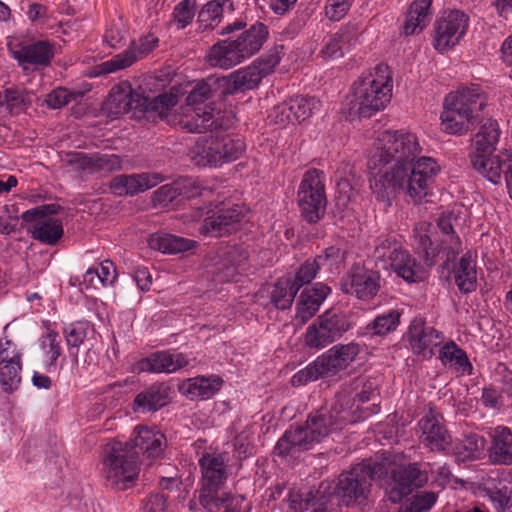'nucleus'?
Returning a JSON list of instances; mask_svg holds the SVG:
<instances>
[{"instance_id":"f257e3e1","label":"nucleus","mask_w":512,"mask_h":512,"mask_svg":"<svg viewBox=\"0 0 512 512\" xmlns=\"http://www.w3.org/2000/svg\"><path fill=\"white\" fill-rule=\"evenodd\" d=\"M415 134L405 130L384 131L378 138L368 167L371 173L370 187L377 199L390 204V198L402 190L414 201L426 197L440 166L432 157H420Z\"/></svg>"},{"instance_id":"f03ea898","label":"nucleus","mask_w":512,"mask_h":512,"mask_svg":"<svg viewBox=\"0 0 512 512\" xmlns=\"http://www.w3.org/2000/svg\"><path fill=\"white\" fill-rule=\"evenodd\" d=\"M391 454L385 452L381 461L364 460L338 478L334 493L346 506L363 503L369 493L371 481L391 471L389 499L393 503L408 496L413 488L422 487L428 481V474L418 464L391 467Z\"/></svg>"},{"instance_id":"7ed1b4c3","label":"nucleus","mask_w":512,"mask_h":512,"mask_svg":"<svg viewBox=\"0 0 512 512\" xmlns=\"http://www.w3.org/2000/svg\"><path fill=\"white\" fill-rule=\"evenodd\" d=\"M393 77L390 66H373L352 85L345 107L350 117H371L390 103Z\"/></svg>"},{"instance_id":"20e7f679","label":"nucleus","mask_w":512,"mask_h":512,"mask_svg":"<svg viewBox=\"0 0 512 512\" xmlns=\"http://www.w3.org/2000/svg\"><path fill=\"white\" fill-rule=\"evenodd\" d=\"M212 95L207 82L197 83L186 97V106L181 107L178 123L191 133L226 130L234 123L231 111L223 109L222 102L206 103Z\"/></svg>"},{"instance_id":"39448f33","label":"nucleus","mask_w":512,"mask_h":512,"mask_svg":"<svg viewBox=\"0 0 512 512\" xmlns=\"http://www.w3.org/2000/svg\"><path fill=\"white\" fill-rule=\"evenodd\" d=\"M349 422L350 414L345 409H338L335 406L331 411L319 410L308 417L305 426L287 430L277 442L275 450L279 455H286L295 448L308 450L330 433L341 430Z\"/></svg>"},{"instance_id":"423d86ee","label":"nucleus","mask_w":512,"mask_h":512,"mask_svg":"<svg viewBox=\"0 0 512 512\" xmlns=\"http://www.w3.org/2000/svg\"><path fill=\"white\" fill-rule=\"evenodd\" d=\"M140 471L138 451L130 443L114 440L106 444L101 475L109 487L125 490L138 478Z\"/></svg>"},{"instance_id":"0eeeda50","label":"nucleus","mask_w":512,"mask_h":512,"mask_svg":"<svg viewBox=\"0 0 512 512\" xmlns=\"http://www.w3.org/2000/svg\"><path fill=\"white\" fill-rule=\"evenodd\" d=\"M227 461L225 454L217 452H206L198 460L202 474L199 503L207 512H216L231 498L230 493L222 491L228 478Z\"/></svg>"},{"instance_id":"6e6552de","label":"nucleus","mask_w":512,"mask_h":512,"mask_svg":"<svg viewBox=\"0 0 512 512\" xmlns=\"http://www.w3.org/2000/svg\"><path fill=\"white\" fill-rule=\"evenodd\" d=\"M359 352L360 348L356 343L335 345L296 372L291 378V383L293 386H301L319 378L335 376L348 368Z\"/></svg>"},{"instance_id":"1a4fd4ad","label":"nucleus","mask_w":512,"mask_h":512,"mask_svg":"<svg viewBox=\"0 0 512 512\" xmlns=\"http://www.w3.org/2000/svg\"><path fill=\"white\" fill-rule=\"evenodd\" d=\"M267 36V27L257 22L243 32L237 40L214 44L207 54V59L210 62L238 64L257 53Z\"/></svg>"},{"instance_id":"9d476101","label":"nucleus","mask_w":512,"mask_h":512,"mask_svg":"<svg viewBox=\"0 0 512 512\" xmlns=\"http://www.w3.org/2000/svg\"><path fill=\"white\" fill-rule=\"evenodd\" d=\"M297 200L301 214L308 222L316 223L323 217L327 203L323 172L309 169L304 173Z\"/></svg>"},{"instance_id":"9b49d317","label":"nucleus","mask_w":512,"mask_h":512,"mask_svg":"<svg viewBox=\"0 0 512 512\" xmlns=\"http://www.w3.org/2000/svg\"><path fill=\"white\" fill-rule=\"evenodd\" d=\"M350 328L346 315L339 309H329L308 326L304 340L312 349H322L336 341Z\"/></svg>"},{"instance_id":"f8f14e48","label":"nucleus","mask_w":512,"mask_h":512,"mask_svg":"<svg viewBox=\"0 0 512 512\" xmlns=\"http://www.w3.org/2000/svg\"><path fill=\"white\" fill-rule=\"evenodd\" d=\"M55 204L41 205L25 211L22 219L30 224L28 231L32 238L46 245H55L63 235L61 222L52 217L57 213Z\"/></svg>"},{"instance_id":"ddd939ff","label":"nucleus","mask_w":512,"mask_h":512,"mask_svg":"<svg viewBox=\"0 0 512 512\" xmlns=\"http://www.w3.org/2000/svg\"><path fill=\"white\" fill-rule=\"evenodd\" d=\"M469 26V17L460 10H446L436 20L433 47L440 53L453 49L460 43Z\"/></svg>"},{"instance_id":"4468645a","label":"nucleus","mask_w":512,"mask_h":512,"mask_svg":"<svg viewBox=\"0 0 512 512\" xmlns=\"http://www.w3.org/2000/svg\"><path fill=\"white\" fill-rule=\"evenodd\" d=\"M473 169L494 185L502 182L504 176L512 199V149H503L499 154H470Z\"/></svg>"},{"instance_id":"2eb2a0df","label":"nucleus","mask_w":512,"mask_h":512,"mask_svg":"<svg viewBox=\"0 0 512 512\" xmlns=\"http://www.w3.org/2000/svg\"><path fill=\"white\" fill-rule=\"evenodd\" d=\"M249 209L241 204L221 208L204 219L200 233L205 236L220 237L237 231L246 221Z\"/></svg>"},{"instance_id":"dca6fc26","label":"nucleus","mask_w":512,"mask_h":512,"mask_svg":"<svg viewBox=\"0 0 512 512\" xmlns=\"http://www.w3.org/2000/svg\"><path fill=\"white\" fill-rule=\"evenodd\" d=\"M22 352L10 340L0 344V385L4 392L16 391L21 383Z\"/></svg>"},{"instance_id":"f3484780","label":"nucleus","mask_w":512,"mask_h":512,"mask_svg":"<svg viewBox=\"0 0 512 512\" xmlns=\"http://www.w3.org/2000/svg\"><path fill=\"white\" fill-rule=\"evenodd\" d=\"M190 364L188 355L176 350H163L151 353L140 359L133 365V371L137 373H166L172 374L187 367Z\"/></svg>"},{"instance_id":"a211bd4d","label":"nucleus","mask_w":512,"mask_h":512,"mask_svg":"<svg viewBox=\"0 0 512 512\" xmlns=\"http://www.w3.org/2000/svg\"><path fill=\"white\" fill-rule=\"evenodd\" d=\"M418 426L421 432L419 436L421 443L431 451H444L450 447L451 435L442 424L441 415L433 408H430L419 420Z\"/></svg>"},{"instance_id":"6ab92c4d","label":"nucleus","mask_w":512,"mask_h":512,"mask_svg":"<svg viewBox=\"0 0 512 512\" xmlns=\"http://www.w3.org/2000/svg\"><path fill=\"white\" fill-rule=\"evenodd\" d=\"M164 181V176L156 172L122 174L112 178L109 189L116 196H134L154 188Z\"/></svg>"},{"instance_id":"aec40b11","label":"nucleus","mask_w":512,"mask_h":512,"mask_svg":"<svg viewBox=\"0 0 512 512\" xmlns=\"http://www.w3.org/2000/svg\"><path fill=\"white\" fill-rule=\"evenodd\" d=\"M319 105V101L314 97H291L274 108V121L280 126L304 121L318 110Z\"/></svg>"},{"instance_id":"412c9836","label":"nucleus","mask_w":512,"mask_h":512,"mask_svg":"<svg viewBox=\"0 0 512 512\" xmlns=\"http://www.w3.org/2000/svg\"><path fill=\"white\" fill-rule=\"evenodd\" d=\"M379 288L378 273L359 266L353 267L341 280V289L344 293L355 294L362 300L374 297Z\"/></svg>"},{"instance_id":"4be33fe9","label":"nucleus","mask_w":512,"mask_h":512,"mask_svg":"<svg viewBox=\"0 0 512 512\" xmlns=\"http://www.w3.org/2000/svg\"><path fill=\"white\" fill-rule=\"evenodd\" d=\"M216 279L219 282L236 281L248 268V253L243 246H227L221 250L217 262Z\"/></svg>"},{"instance_id":"5701e85b","label":"nucleus","mask_w":512,"mask_h":512,"mask_svg":"<svg viewBox=\"0 0 512 512\" xmlns=\"http://www.w3.org/2000/svg\"><path fill=\"white\" fill-rule=\"evenodd\" d=\"M7 45L14 59L20 63L49 64L54 56V47L48 41L27 43L19 37H11Z\"/></svg>"},{"instance_id":"b1692460","label":"nucleus","mask_w":512,"mask_h":512,"mask_svg":"<svg viewBox=\"0 0 512 512\" xmlns=\"http://www.w3.org/2000/svg\"><path fill=\"white\" fill-rule=\"evenodd\" d=\"M128 443H130L132 450L138 451V455L141 453L146 455L147 458L157 459L163 453L166 438L161 431L155 428L138 426Z\"/></svg>"},{"instance_id":"393cba45","label":"nucleus","mask_w":512,"mask_h":512,"mask_svg":"<svg viewBox=\"0 0 512 512\" xmlns=\"http://www.w3.org/2000/svg\"><path fill=\"white\" fill-rule=\"evenodd\" d=\"M330 292L331 289L322 283H317L314 287L303 290L296 304L294 317L296 324L302 326L307 323L318 312Z\"/></svg>"},{"instance_id":"a878e982","label":"nucleus","mask_w":512,"mask_h":512,"mask_svg":"<svg viewBox=\"0 0 512 512\" xmlns=\"http://www.w3.org/2000/svg\"><path fill=\"white\" fill-rule=\"evenodd\" d=\"M443 104L449 107L450 104L455 105V109L478 117V112L485 105V97L478 85L463 86L448 93Z\"/></svg>"},{"instance_id":"bb28decb","label":"nucleus","mask_w":512,"mask_h":512,"mask_svg":"<svg viewBox=\"0 0 512 512\" xmlns=\"http://www.w3.org/2000/svg\"><path fill=\"white\" fill-rule=\"evenodd\" d=\"M170 388L163 383H154L138 393L133 402L132 410L136 413L157 411L169 401Z\"/></svg>"},{"instance_id":"cd10ccee","label":"nucleus","mask_w":512,"mask_h":512,"mask_svg":"<svg viewBox=\"0 0 512 512\" xmlns=\"http://www.w3.org/2000/svg\"><path fill=\"white\" fill-rule=\"evenodd\" d=\"M409 333L412 350L424 357L431 356L433 349L444 340V336L441 332L423 324L412 325Z\"/></svg>"},{"instance_id":"c85d7f7f","label":"nucleus","mask_w":512,"mask_h":512,"mask_svg":"<svg viewBox=\"0 0 512 512\" xmlns=\"http://www.w3.org/2000/svg\"><path fill=\"white\" fill-rule=\"evenodd\" d=\"M435 233V227L428 222L418 223L414 229V241L416 248L421 250L425 256L426 265L431 267L437 261H441V255L439 252L443 250L441 240L437 241L434 245L433 236Z\"/></svg>"},{"instance_id":"c756f323","label":"nucleus","mask_w":512,"mask_h":512,"mask_svg":"<svg viewBox=\"0 0 512 512\" xmlns=\"http://www.w3.org/2000/svg\"><path fill=\"white\" fill-rule=\"evenodd\" d=\"M222 386V379L219 376H197L184 381L180 392L191 400H205L215 395Z\"/></svg>"},{"instance_id":"7c9ffc66","label":"nucleus","mask_w":512,"mask_h":512,"mask_svg":"<svg viewBox=\"0 0 512 512\" xmlns=\"http://www.w3.org/2000/svg\"><path fill=\"white\" fill-rule=\"evenodd\" d=\"M403 248L401 242L396 236H382L376 241L373 257L378 268L391 269L396 262L403 257Z\"/></svg>"},{"instance_id":"2f4dec72","label":"nucleus","mask_w":512,"mask_h":512,"mask_svg":"<svg viewBox=\"0 0 512 512\" xmlns=\"http://www.w3.org/2000/svg\"><path fill=\"white\" fill-rule=\"evenodd\" d=\"M441 129L446 134L450 135H464L474 126L477 122V116H471L464 110L461 112L457 109L443 104V110L440 115Z\"/></svg>"},{"instance_id":"473e14b6","label":"nucleus","mask_w":512,"mask_h":512,"mask_svg":"<svg viewBox=\"0 0 512 512\" xmlns=\"http://www.w3.org/2000/svg\"><path fill=\"white\" fill-rule=\"evenodd\" d=\"M180 95L181 89L174 86L170 89L169 93L160 94L154 98L143 95L136 107L140 110L155 112L161 118H168L171 112L175 110Z\"/></svg>"},{"instance_id":"72a5a7b5","label":"nucleus","mask_w":512,"mask_h":512,"mask_svg":"<svg viewBox=\"0 0 512 512\" xmlns=\"http://www.w3.org/2000/svg\"><path fill=\"white\" fill-rule=\"evenodd\" d=\"M443 250L440 253L444 266H448L461 251V241L452 226V215L443 214L438 220Z\"/></svg>"},{"instance_id":"f704fd0d","label":"nucleus","mask_w":512,"mask_h":512,"mask_svg":"<svg viewBox=\"0 0 512 512\" xmlns=\"http://www.w3.org/2000/svg\"><path fill=\"white\" fill-rule=\"evenodd\" d=\"M158 45V38L153 34H147L131 42L128 49L121 55H117L115 60H110L104 64H133L142 61Z\"/></svg>"},{"instance_id":"c9c22d12","label":"nucleus","mask_w":512,"mask_h":512,"mask_svg":"<svg viewBox=\"0 0 512 512\" xmlns=\"http://www.w3.org/2000/svg\"><path fill=\"white\" fill-rule=\"evenodd\" d=\"M432 0H415L406 16L403 30L406 35L420 33L430 22Z\"/></svg>"},{"instance_id":"e433bc0d","label":"nucleus","mask_w":512,"mask_h":512,"mask_svg":"<svg viewBox=\"0 0 512 512\" xmlns=\"http://www.w3.org/2000/svg\"><path fill=\"white\" fill-rule=\"evenodd\" d=\"M133 94L128 89H122L120 87H114L110 91L106 100L102 105L104 114L111 118H117L129 112L133 107L135 100ZM136 101V104H138ZM137 105H135L136 107Z\"/></svg>"},{"instance_id":"4c0bfd02","label":"nucleus","mask_w":512,"mask_h":512,"mask_svg":"<svg viewBox=\"0 0 512 512\" xmlns=\"http://www.w3.org/2000/svg\"><path fill=\"white\" fill-rule=\"evenodd\" d=\"M274 66H244L231 75L235 90L254 89L261 82L262 78L273 73Z\"/></svg>"},{"instance_id":"58836bf2","label":"nucleus","mask_w":512,"mask_h":512,"mask_svg":"<svg viewBox=\"0 0 512 512\" xmlns=\"http://www.w3.org/2000/svg\"><path fill=\"white\" fill-rule=\"evenodd\" d=\"M189 155L197 166H221V156L216 150L214 136L199 138L191 148Z\"/></svg>"},{"instance_id":"ea45409f","label":"nucleus","mask_w":512,"mask_h":512,"mask_svg":"<svg viewBox=\"0 0 512 512\" xmlns=\"http://www.w3.org/2000/svg\"><path fill=\"white\" fill-rule=\"evenodd\" d=\"M501 131L495 120L486 121L476 133L471 154H493L499 142Z\"/></svg>"},{"instance_id":"a19ab883","label":"nucleus","mask_w":512,"mask_h":512,"mask_svg":"<svg viewBox=\"0 0 512 512\" xmlns=\"http://www.w3.org/2000/svg\"><path fill=\"white\" fill-rule=\"evenodd\" d=\"M491 457L500 464L512 465V432L507 427H496L491 446Z\"/></svg>"},{"instance_id":"79ce46f5","label":"nucleus","mask_w":512,"mask_h":512,"mask_svg":"<svg viewBox=\"0 0 512 512\" xmlns=\"http://www.w3.org/2000/svg\"><path fill=\"white\" fill-rule=\"evenodd\" d=\"M151 248L168 254L188 251L195 246V241L171 234H155L151 237Z\"/></svg>"},{"instance_id":"37998d69","label":"nucleus","mask_w":512,"mask_h":512,"mask_svg":"<svg viewBox=\"0 0 512 512\" xmlns=\"http://www.w3.org/2000/svg\"><path fill=\"white\" fill-rule=\"evenodd\" d=\"M225 8L233 10L232 0H212L207 2L198 14V22L204 30L213 29L222 19Z\"/></svg>"},{"instance_id":"c03bdc74","label":"nucleus","mask_w":512,"mask_h":512,"mask_svg":"<svg viewBox=\"0 0 512 512\" xmlns=\"http://www.w3.org/2000/svg\"><path fill=\"white\" fill-rule=\"evenodd\" d=\"M455 283L463 293H470L477 287V272L475 261L471 255H464L455 269Z\"/></svg>"},{"instance_id":"a18cd8bd","label":"nucleus","mask_w":512,"mask_h":512,"mask_svg":"<svg viewBox=\"0 0 512 512\" xmlns=\"http://www.w3.org/2000/svg\"><path fill=\"white\" fill-rule=\"evenodd\" d=\"M402 256L391 269L408 283L423 281L426 277L423 265L418 263L406 250Z\"/></svg>"},{"instance_id":"49530a36","label":"nucleus","mask_w":512,"mask_h":512,"mask_svg":"<svg viewBox=\"0 0 512 512\" xmlns=\"http://www.w3.org/2000/svg\"><path fill=\"white\" fill-rule=\"evenodd\" d=\"M40 346L46 360L47 371H55L56 362L62 353L59 333L48 327L46 333L41 336Z\"/></svg>"},{"instance_id":"de8ad7c7","label":"nucleus","mask_w":512,"mask_h":512,"mask_svg":"<svg viewBox=\"0 0 512 512\" xmlns=\"http://www.w3.org/2000/svg\"><path fill=\"white\" fill-rule=\"evenodd\" d=\"M216 150L221 156V165L238 159L245 150V144L240 137L229 134L214 136Z\"/></svg>"},{"instance_id":"09e8293b","label":"nucleus","mask_w":512,"mask_h":512,"mask_svg":"<svg viewBox=\"0 0 512 512\" xmlns=\"http://www.w3.org/2000/svg\"><path fill=\"white\" fill-rule=\"evenodd\" d=\"M439 358L444 365H452L463 373L471 374L472 365L466 353L453 341H449L440 349Z\"/></svg>"},{"instance_id":"8fccbe9b","label":"nucleus","mask_w":512,"mask_h":512,"mask_svg":"<svg viewBox=\"0 0 512 512\" xmlns=\"http://www.w3.org/2000/svg\"><path fill=\"white\" fill-rule=\"evenodd\" d=\"M298 287L292 281V277L280 278L271 292V301L278 309L289 308L298 292Z\"/></svg>"},{"instance_id":"3c124183","label":"nucleus","mask_w":512,"mask_h":512,"mask_svg":"<svg viewBox=\"0 0 512 512\" xmlns=\"http://www.w3.org/2000/svg\"><path fill=\"white\" fill-rule=\"evenodd\" d=\"M80 161L84 168L91 171H105L112 172L120 170L122 167V160L115 154H101L96 153L91 156L80 155Z\"/></svg>"},{"instance_id":"603ef678","label":"nucleus","mask_w":512,"mask_h":512,"mask_svg":"<svg viewBox=\"0 0 512 512\" xmlns=\"http://www.w3.org/2000/svg\"><path fill=\"white\" fill-rule=\"evenodd\" d=\"M90 331H92L91 325L82 321L71 323L64 328L66 344L75 358H77V351L73 352L72 350L78 349L83 344Z\"/></svg>"},{"instance_id":"864d4df0","label":"nucleus","mask_w":512,"mask_h":512,"mask_svg":"<svg viewBox=\"0 0 512 512\" xmlns=\"http://www.w3.org/2000/svg\"><path fill=\"white\" fill-rule=\"evenodd\" d=\"M400 322V313L397 310H390L387 313L377 316L368 326L375 335H386L394 331Z\"/></svg>"},{"instance_id":"5fc2aeb1","label":"nucleus","mask_w":512,"mask_h":512,"mask_svg":"<svg viewBox=\"0 0 512 512\" xmlns=\"http://www.w3.org/2000/svg\"><path fill=\"white\" fill-rule=\"evenodd\" d=\"M195 12V0H182L174 8L173 23L178 29H184L192 22Z\"/></svg>"},{"instance_id":"6e6d98bb","label":"nucleus","mask_w":512,"mask_h":512,"mask_svg":"<svg viewBox=\"0 0 512 512\" xmlns=\"http://www.w3.org/2000/svg\"><path fill=\"white\" fill-rule=\"evenodd\" d=\"M176 185L178 186L179 194L188 198L208 196L212 193V189L209 186L196 178L181 179L176 183Z\"/></svg>"},{"instance_id":"4d7b16f0","label":"nucleus","mask_w":512,"mask_h":512,"mask_svg":"<svg viewBox=\"0 0 512 512\" xmlns=\"http://www.w3.org/2000/svg\"><path fill=\"white\" fill-rule=\"evenodd\" d=\"M82 97L81 92H71L66 88H56L50 92L45 99L48 107L52 109H59L71 101H77Z\"/></svg>"},{"instance_id":"13d9d810","label":"nucleus","mask_w":512,"mask_h":512,"mask_svg":"<svg viewBox=\"0 0 512 512\" xmlns=\"http://www.w3.org/2000/svg\"><path fill=\"white\" fill-rule=\"evenodd\" d=\"M319 270L317 262L314 259H308L299 267L292 281L300 289L303 285L309 284Z\"/></svg>"},{"instance_id":"bf43d9fd","label":"nucleus","mask_w":512,"mask_h":512,"mask_svg":"<svg viewBox=\"0 0 512 512\" xmlns=\"http://www.w3.org/2000/svg\"><path fill=\"white\" fill-rule=\"evenodd\" d=\"M345 258V252L335 246H330L324 250V252L318 255L314 260L321 268H327L332 270L334 266L340 264Z\"/></svg>"},{"instance_id":"052dcab7","label":"nucleus","mask_w":512,"mask_h":512,"mask_svg":"<svg viewBox=\"0 0 512 512\" xmlns=\"http://www.w3.org/2000/svg\"><path fill=\"white\" fill-rule=\"evenodd\" d=\"M350 7L351 0H327L325 13L330 20L339 21L347 14Z\"/></svg>"},{"instance_id":"680f3d73","label":"nucleus","mask_w":512,"mask_h":512,"mask_svg":"<svg viewBox=\"0 0 512 512\" xmlns=\"http://www.w3.org/2000/svg\"><path fill=\"white\" fill-rule=\"evenodd\" d=\"M463 449H459V453L463 454L465 458H477L484 450L485 440L477 435H470L463 441Z\"/></svg>"},{"instance_id":"e2e57ef3","label":"nucleus","mask_w":512,"mask_h":512,"mask_svg":"<svg viewBox=\"0 0 512 512\" xmlns=\"http://www.w3.org/2000/svg\"><path fill=\"white\" fill-rule=\"evenodd\" d=\"M437 500V495L434 492L423 491L413 497L411 503V512H422L432 508Z\"/></svg>"},{"instance_id":"0e129e2a","label":"nucleus","mask_w":512,"mask_h":512,"mask_svg":"<svg viewBox=\"0 0 512 512\" xmlns=\"http://www.w3.org/2000/svg\"><path fill=\"white\" fill-rule=\"evenodd\" d=\"M342 36L335 34L331 36L321 51L322 57L325 61H335L343 56V50L340 46Z\"/></svg>"},{"instance_id":"69168bd1","label":"nucleus","mask_w":512,"mask_h":512,"mask_svg":"<svg viewBox=\"0 0 512 512\" xmlns=\"http://www.w3.org/2000/svg\"><path fill=\"white\" fill-rule=\"evenodd\" d=\"M487 494L490 500L497 505V508L500 509L501 512H505L512 503L505 486L501 488H487Z\"/></svg>"},{"instance_id":"338daca9","label":"nucleus","mask_w":512,"mask_h":512,"mask_svg":"<svg viewBox=\"0 0 512 512\" xmlns=\"http://www.w3.org/2000/svg\"><path fill=\"white\" fill-rule=\"evenodd\" d=\"M179 194L178 186L166 184L153 193V201L160 205L172 202Z\"/></svg>"},{"instance_id":"774afa93","label":"nucleus","mask_w":512,"mask_h":512,"mask_svg":"<svg viewBox=\"0 0 512 512\" xmlns=\"http://www.w3.org/2000/svg\"><path fill=\"white\" fill-rule=\"evenodd\" d=\"M167 506V498L164 494L150 495L143 505V512H164Z\"/></svg>"}]
</instances>
